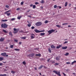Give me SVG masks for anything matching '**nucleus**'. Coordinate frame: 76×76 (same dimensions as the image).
Listing matches in <instances>:
<instances>
[{"mask_svg": "<svg viewBox=\"0 0 76 76\" xmlns=\"http://www.w3.org/2000/svg\"><path fill=\"white\" fill-rule=\"evenodd\" d=\"M67 43H68V41H65L64 43V44H66Z\"/></svg>", "mask_w": 76, "mask_h": 76, "instance_id": "nucleus-47", "label": "nucleus"}, {"mask_svg": "<svg viewBox=\"0 0 76 76\" xmlns=\"http://www.w3.org/2000/svg\"><path fill=\"white\" fill-rule=\"evenodd\" d=\"M41 3H45V2H44V0H42L41 1Z\"/></svg>", "mask_w": 76, "mask_h": 76, "instance_id": "nucleus-24", "label": "nucleus"}, {"mask_svg": "<svg viewBox=\"0 0 76 76\" xmlns=\"http://www.w3.org/2000/svg\"><path fill=\"white\" fill-rule=\"evenodd\" d=\"M14 46V45H10V48H13V46Z\"/></svg>", "mask_w": 76, "mask_h": 76, "instance_id": "nucleus-23", "label": "nucleus"}, {"mask_svg": "<svg viewBox=\"0 0 76 76\" xmlns=\"http://www.w3.org/2000/svg\"><path fill=\"white\" fill-rule=\"evenodd\" d=\"M67 6V2H66L65 3V7H66V6Z\"/></svg>", "mask_w": 76, "mask_h": 76, "instance_id": "nucleus-33", "label": "nucleus"}, {"mask_svg": "<svg viewBox=\"0 0 76 76\" xmlns=\"http://www.w3.org/2000/svg\"><path fill=\"white\" fill-rule=\"evenodd\" d=\"M67 46L62 47V49H63V50H66V49H67Z\"/></svg>", "mask_w": 76, "mask_h": 76, "instance_id": "nucleus-9", "label": "nucleus"}, {"mask_svg": "<svg viewBox=\"0 0 76 76\" xmlns=\"http://www.w3.org/2000/svg\"><path fill=\"white\" fill-rule=\"evenodd\" d=\"M48 20H46L45 21V23H48Z\"/></svg>", "mask_w": 76, "mask_h": 76, "instance_id": "nucleus-44", "label": "nucleus"}, {"mask_svg": "<svg viewBox=\"0 0 76 76\" xmlns=\"http://www.w3.org/2000/svg\"><path fill=\"white\" fill-rule=\"evenodd\" d=\"M19 29L17 28V31H16L13 32L14 34H16V33H18V31H19Z\"/></svg>", "mask_w": 76, "mask_h": 76, "instance_id": "nucleus-11", "label": "nucleus"}, {"mask_svg": "<svg viewBox=\"0 0 76 76\" xmlns=\"http://www.w3.org/2000/svg\"><path fill=\"white\" fill-rule=\"evenodd\" d=\"M62 46V45H59L58 46H57L56 47V49H58L59 48H61V47Z\"/></svg>", "mask_w": 76, "mask_h": 76, "instance_id": "nucleus-7", "label": "nucleus"}, {"mask_svg": "<svg viewBox=\"0 0 76 76\" xmlns=\"http://www.w3.org/2000/svg\"><path fill=\"white\" fill-rule=\"evenodd\" d=\"M20 10V8H18L16 9L17 10Z\"/></svg>", "mask_w": 76, "mask_h": 76, "instance_id": "nucleus-58", "label": "nucleus"}, {"mask_svg": "<svg viewBox=\"0 0 76 76\" xmlns=\"http://www.w3.org/2000/svg\"><path fill=\"white\" fill-rule=\"evenodd\" d=\"M3 32H4V33H7V31H6V30H3Z\"/></svg>", "mask_w": 76, "mask_h": 76, "instance_id": "nucleus-18", "label": "nucleus"}, {"mask_svg": "<svg viewBox=\"0 0 76 76\" xmlns=\"http://www.w3.org/2000/svg\"><path fill=\"white\" fill-rule=\"evenodd\" d=\"M31 36H33L34 37H35V34H31Z\"/></svg>", "mask_w": 76, "mask_h": 76, "instance_id": "nucleus-50", "label": "nucleus"}, {"mask_svg": "<svg viewBox=\"0 0 76 76\" xmlns=\"http://www.w3.org/2000/svg\"><path fill=\"white\" fill-rule=\"evenodd\" d=\"M64 75V76H66V75L64 73H62Z\"/></svg>", "mask_w": 76, "mask_h": 76, "instance_id": "nucleus-54", "label": "nucleus"}, {"mask_svg": "<svg viewBox=\"0 0 76 76\" xmlns=\"http://www.w3.org/2000/svg\"><path fill=\"white\" fill-rule=\"evenodd\" d=\"M56 26L57 27H58V28H60V27H61L60 26L58 25H56Z\"/></svg>", "mask_w": 76, "mask_h": 76, "instance_id": "nucleus-37", "label": "nucleus"}, {"mask_svg": "<svg viewBox=\"0 0 76 76\" xmlns=\"http://www.w3.org/2000/svg\"><path fill=\"white\" fill-rule=\"evenodd\" d=\"M13 30H14V31H17V29H16V28H14L13 29Z\"/></svg>", "mask_w": 76, "mask_h": 76, "instance_id": "nucleus-43", "label": "nucleus"}, {"mask_svg": "<svg viewBox=\"0 0 76 76\" xmlns=\"http://www.w3.org/2000/svg\"><path fill=\"white\" fill-rule=\"evenodd\" d=\"M23 64H24V65L26 64V62H25V61L23 62Z\"/></svg>", "mask_w": 76, "mask_h": 76, "instance_id": "nucleus-42", "label": "nucleus"}, {"mask_svg": "<svg viewBox=\"0 0 76 76\" xmlns=\"http://www.w3.org/2000/svg\"><path fill=\"white\" fill-rule=\"evenodd\" d=\"M28 17H29V18H31V15H28L27 16Z\"/></svg>", "mask_w": 76, "mask_h": 76, "instance_id": "nucleus-63", "label": "nucleus"}, {"mask_svg": "<svg viewBox=\"0 0 76 76\" xmlns=\"http://www.w3.org/2000/svg\"><path fill=\"white\" fill-rule=\"evenodd\" d=\"M45 35V33H40V35H41V36H42L43 35Z\"/></svg>", "mask_w": 76, "mask_h": 76, "instance_id": "nucleus-15", "label": "nucleus"}, {"mask_svg": "<svg viewBox=\"0 0 76 76\" xmlns=\"http://www.w3.org/2000/svg\"><path fill=\"white\" fill-rule=\"evenodd\" d=\"M50 60H51V58H48L47 60V61L49 62V61H50Z\"/></svg>", "mask_w": 76, "mask_h": 76, "instance_id": "nucleus-46", "label": "nucleus"}, {"mask_svg": "<svg viewBox=\"0 0 76 76\" xmlns=\"http://www.w3.org/2000/svg\"><path fill=\"white\" fill-rule=\"evenodd\" d=\"M54 8H57V5H55L54 6Z\"/></svg>", "mask_w": 76, "mask_h": 76, "instance_id": "nucleus-57", "label": "nucleus"}, {"mask_svg": "<svg viewBox=\"0 0 76 76\" xmlns=\"http://www.w3.org/2000/svg\"><path fill=\"white\" fill-rule=\"evenodd\" d=\"M5 39H4V38H1V39H0V41L1 42L4 41Z\"/></svg>", "mask_w": 76, "mask_h": 76, "instance_id": "nucleus-10", "label": "nucleus"}, {"mask_svg": "<svg viewBox=\"0 0 76 76\" xmlns=\"http://www.w3.org/2000/svg\"><path fill=\"white\" fill-rule=\"evenodd\" d=\"M44 68H45V69H47V67H46V66H44Z\"/></svg>", "mask_w": 76, "mask_h": 76, "instance_id": "nucleus-62", "label": "nucleus"}, {"mask_svg": "<svg viewBox=\"0 0 76 76\" xmlns=\"http://www.w3.org/2000/svg\"><path fill=\"white\" fill-rule=\"evenodd\" d=\"M54 32H55V30L53 29H52L48 31V33H49V34H52V33Z\"/></svg>", "mask_w": 76, "mask_h": 76, "instance_id": "nucleus-4", "label": "nucleus"}, {"mask_svg": "<svg viewBox=\"0 0 76 76\" xmlns=\"http://www.w3.org/2000/svg\"><path fill=\"white\" fill-rule=\"evenodd\" d=\"M23 32H24L22 30L20 31L19 32L20 33H23Z\"/></svg>", "mask_w": 76, "mask_h": 76, "instance_id": "nucleus-25", "label": "nucleus"}, {"mask_svg": "<svg viewBox=\"0 0 76 76\" xmlns=\"http://www.w3.org/2000/svg\"><path fill=\"white\" fill-rule=\"evenodd\" d=\"M51 47L52 48H56V47L54 45H52L51 46Z\"/></svg>", "mask_w": 76, "mask_h": 76, "instance_id": "nucleus-12", "label": "nucleus"}, {"mask_svg": "<svg viewBox=\"0 0 76 76\" xmlns=\"http://www.w3.org/2000/svg\"><path fill=\"white\" fill-rule=\"evenodd\" d=\"M55 61H52V63H55Z\"/></svg>", "mask_w": 76, "mask_h": 76, "instance_id": "nucleus-59", "label": "nucleus"}, {"mask_svg": "<svg viewBox=\"0 0 76 76\" xmlns=\"http://www.w3.org/2000/svg\"><path fill=\"white\" fill-rule=\"evenodd\" d=\"M45 32V30H43L40 31V32Z\"/></svg>", "mask_w": 76, "mask_h": 76, "instance_id": "nucleus-40", "label": "nucleus"}, {"mask_svg": "<svg viewBox=\"0 0 76 76\" xmlns=\"http://www.w3.org/2000/svg\"><path fill=\"white\" fill-rule=\"evenodd\" d=\"M48 50L49 51V53H51V48H49L48 49Z\"/></svg>", "mask_w": 76, "mask_h": 76, "instance_id": "nucleus-20", "label": "nucleus"}, {"mask_svg": "<svg viewBox=\"0 0 76 76\" xmlns=\"http://www.w3.org/2000/svg\"><path fill=\"white\" fill-rule=\"evenodd\" d=\"M33 9H35V8H36V6H35V5H33Z\"/></svg>", "mask_w": 76, "mask_h": 76, "instance_id": "nucleus-36", "label": "nucleus"}, {"mask_svg": "<svg viewBox=\"0 0 76 76\" xmlns=\"http://www.w3.org/2000/svg\"><path fill=\"white\" fill-rule=\"evenodd\" d=\"M3 58H4L3 57H0V61H2L3 60Z\"/></svg>", "mask_w": 76, "mask_h": 76, "instance_id": "nucleus-14", "label": "nucleus"}, {"mask_svg": "<svg viewBox=\"0 0 76 76\" xmlns=\"http://www.w3.org/2000/svg\"><path fill=\"white\" fill-rule=\"evenodd\" d=\"M10 12V10H9L7 11H6V12H5V14H7V13H8V12Z\"/></svg>", "mask_w": 76, "mask_h": 76, "instance_id": "nucleus-26", "label": "nucleus"}, {"mask_svg": "<svg viewBox=\"0 0 76 76\" xmlns=\"http://www.w3.org/2000/svg\"><path fill=\"white\" fill-rule=\"evenodd\" d=\"M35 50H39V48H36L35 49Z\"/></svg>", "mask_w": 76, "mask_h": 76, "instance_id": "nucleus-60", "label": "nucleus"}, {"mask_svg": "<svg viewBox=\"0 0 76 76\" xmlns=\"http://www.w3.org/2000/svg\"><path fill=\"white\" fill-rule=\"evenodd\" d=\"M66 64H70V62H66Z\"/></svg>", "mask_w": 76, "mask_h": 76, "instance_id": "nucleus-48", "label": "nucleus"}, {"mask_svg": "<svg viewBox=\"0 0 76 76\" xmlns=\"http://www.w3.org/2000/svg\"><path fill=\"white\" fill-rule=\"evenodd\" d=\"M9 34L10 35L12 36L13 35L12 34V33L11 32H10L9 33Z\"/></svg>", "mask_w": 76, "mask_h": 76, "instance_id": "nucleus-30", "label": "nucleus"}, {"mask_svg": "<svg viewBox=\"0 0 76 76\" xmlns=\"http://www.w3.org/2000/svg\"><path fill=\"white\" fill-rule=\"evenodd\" d=\"M15 51H19V50H20V49H17V48H16L15 49Z\"/></svg>", "mask_w": 76, "mask_h": 76, "instance_id": "nucleus-35", "label": "nucleus"}, {"mask_svg": "<svg viewBox=\"0 0 76 76\" xmlns=\"http://www.w3.org/2000/svg\"><path fill=\"white\" fill-rule=\"evenodd\" d=\"M76 63V61H74L73 62H72V65H73V64H74V63Z\"/></svg>", "mask_w": 76, "mask_h": 76, "instance_id": "nucleus-19", "label": "nucleus"}, {"mask_svg": "<svg viewBox=\"0 0 76 76\" xmlns=\"http://www.w3.org/2000/svg\"><path fill=\"white\" fill-rule=\"evenodd\" d=\"M56 60H60V58L58 57H56Z\"/></svg>", "mask_w": 76, "mask_h": 76, "instance_id": "nucleus-28", "label": "nucleus"}, {"mask_svg": "<svg viewBox=\"0 0 76 76\" xmlns=\"http://www.w3.org/2000/svg\"><path fill=\"white\" fill-rule=\"evenodd\" d=\"M1 27L2 28H4V29L5 28H7V26H8V25L6 24H1Z\"/></svg>", "mask_w": 76, "mask_h": 76, "instance_id": "nucleus-1", "label": "nucleus"}, {"mask_svg": "<svg viewBox=\"0 0 76 76\" xmlns=\"http://www.w3.org/2000/svg\"><path fill=\"white\" fill-rule=\"evenodd\" d=\"M34 31L36 33H39V32H40V31L37 30V29H35L34 30Z\"/></svg>", "mask_w": 76, "mask_h": 76, "instance_id": "nucleus-5", "label": "nucleus"}, {"mask_svg": "<svg viewBox=\"0 0 76 76\" xmlns=\"http://www.w3.org/2000/svg\"><path fill=\"white\" fill-rule=\"evenodd\" d=\"M31 39H34V36H31Z\"/></svg>", "mask_w": 76, "mask_h": 76, "instance_id": "nucleus-32", "label": "nucleus"}, {"mask_svg": "<svg viewBox=\"0 0 76 76\" xmlns=\"http://www.w3.org/2000/svg\"><path fill=\"white\" fill-rule=\"evenodd\" d=\"M35 4H39V3H38L37 2H36L35 3Z\"/></svg>", "mask_w": 76, "mask_h": 76, "instance_id": "nucleus-52", "label": "nucleus"}, {"mask_svg": "<svg viewBox=\"0 0 76 76\" xmlns=\"http://www.w3.org/2000/svg\"><path fill=\"white\" fill-rule=\"evenodd\" d=\"M20 38L21 39H26V37H20Z\"/></svg>", "mask_w": 76, "mask_h": 76, "instance_id": "nucleus-17", "label": "nucleus"}, {"mask_svg": "<svg viewBox=\"0 0 76 76\" xmlns=\"http://www.w3.org/2000/svg\"><path fill=\"white\" fill-rule=\"evenodd\" d=\"M14 41H15V42H18V41L17 40H16V39H15L14 40Z\"/></svg>", "mask_w": 76, "mask_h": 76, "instance_id": "nucleus-55", "label": "nucleus"}, {"mask_svg": "<svg viewBox=\"0 0 76 76\" xmlns=\"http://www.w3.org/2000/svg\"><path fill=\"white\" fill-rule=\"evenodd\" d=\"M34 55H35V54L32 53L31 54H29L28 56H30V57H33L34 56Z\"/></svg>", "mask_w": 76, "mask_h": 76, "instance_id": "nucleus-6", "label": "nucleus"}, {"mask_svg": "<svg viewBox=\"0 0 76 76\" xmlns=\"http://www.w3.org/2000/svg\"><path fill=\"white\" fill-rule=\"evenodd\" d=\"M7 76V75L6 74H0V76Z\"/></svg>", "mask_w": 76, "mask_h": 76, "instance_id": "nucleus-16", "label": "nucleus"}, {"mask_svg": "<svg viewBox=\"0 0 76 76\" xmlns=\"http://www.w3.org/2000/svg\"><path fill=\"white\" fill-rule=\"evenodd\" d=\"M58 64H58V63H56L55 64H54V66H57V65H58Z\"/></svg>", "mask_w": 76, "mask_h": 76, "instance_id": "nucleus-39", "label": "nucleus"}, {"mask_svg": "<svg viewBox=\"0 0 76 76\" xmlns=\"http://www.w3.org/2000/svg\"><path fill=\"white\" fill-rule=\"evenodd\" d=\"M53 72L57 75H58L59 76H61V75H60V72L59 71L58 72L56 71V70H53Z\"/></svg>", "mask_w": 76, "mask_h": 76, "instance_id": "nucleus-2", "label": "nucleus"}, {"mask_svg": "<svg viewBox=\"0 0 76 76\" xmlns=\"http://www.w3.org/2000/svg\"><path fill=\"white\" fill-rule=\"evenodd\" d=\"M40 68L41 69L43 67V65H41L40 66Z\"/></svg>", "mask_w": 76, "mask_h": 76, "instance_id": "nucleus-56", "label": "nucleus"}, {"mask_svg": "<svg viewBox=\"0 0 76 76\" xmlns=\"http://www.w3.org/2000/svg\"><path fill=\"white\" fill-rule=\"evenodd\" d=\"M24 3V2L22 1L21 3V5H23V3Z\"/></svg>", "mask_w": 76, "mask_h": 76, "instance_id": "nucleus-45", "label": "nucleus"}, {"mask_svg": "<svg viewBox=\"0 0 76 76\" xmlns=\"http://www.w3.org/2000/svg\"><path fill=\"white\" fill-rule=\"evenodd\" d=\"M2 65H3V63H0V66H2Z\"/></svg>", "mask_w": 76, "mask_h": 76, "instance_id": "nucleus-61", "label": "nucleus"}, {"mask_svg": "<svg viewBox=\"0 0 76 76\" xmlns=\"http://www.w3.org/2000/svg\"><path fill=\"white\" fill-rule=\"evenodd\" d=\"M33 6V4H31L30 5V7H32V6Z\"/></svg>", "mask_w": 76, "mask_h": 76, "instance_id": "nucleus-64", "label": "nucleus"}, {"mask_svg": "<svg viewBox=\"0 0 76 76\" xmlns=\"http://www.w3.org/2000/svg\"><path fill=\"white\" fill-rule=\"evenodd\" d=\"M7 15V16H10V13H7L6 14Z\"/></svg>", "mask_w": 76, "mask_h": 76, "instance_id": "nucleus-34", "label": "nucleus"}, {"mask_svg": "<svg viewBox=\"0 0 76 76\" xmlns=\"http://www.w3.org/2000/svg\"><path fill=\"white\" fill-rule=\"evenodd\" d=\"M5 7H6V8H9V6L8 5H6Z\"/></svg>", "mask_w": 76, "mask_h": 76, "instance_id": "nucleus-49", "label": "nucleus"}, {"mask_svg": "<svg viewBox=\"0 0 76 76\" xmlns=\"http://www.w3.org/2000/svg\"><path fill=\"white\" fill-rule=\"evenodd\" d=\"M28 27H31V23H29V24H28Z\"/></svg>", "mask_w": 76, "mask_h": 76, "instance_id": "nucleus-21", "label": "nucleus"}, {"mask_svg": "<svg viewBox=\"0 0 76 76\" xmlns=\"http://www.w3.org/2000/svg\"><path fill=\"white\" fill-rule=\"evenodd\" d=\"M69 53H66V54H64V55L66 56H68V55H69Z\"/></svg>", "mask_w": 76, "mask_h": 76, "instance_id": "nucleus-31", "label": "nucleus"}, {"mask_svg": "<svg viewBox=\"0 0 76 76\" xmlns=\"http://www.w3.org/2000/svg\"><path fill=\"white\" fill-rule=\"evenodd\" d=\"M15 20V18H12L11 19V20H12V21Z\"/></svg>", "mask_w": 76, "mask_h": 76, "instance_id": "nucleus-41", "label": "nucleus"}, {"mask_svg": "<svg viewBox=\"0 0 76 76\" xmlns=\"http://www.w3.org/2000/svg\"><path fill=\"white\" fill-rule=\"evenodd\" d=\"M36 56H41V54H36Z\"/></svg>", "mask_w": 76, "mask_h": 76, "instance_id": "nucleus-29", "label": "nucleus"}, {"mask_svg": "<svg viewBox=\"0 0 76 76\" xmlns=\"http://www.w3.org/2000/svg\"><path fill=\"white\" fill-rule=\"evenodd\" d=\"M42 25V23L40 22H37L35 23L36 26H41Z\"/></svg>", "mask_w": 76, "mask_h": 76, "instance_id": "nucleus-3", "label": "nucleus"}, {"mask_svg": "<svg viewBox=\"0 0 76 76\" xmlns=\"http://www.w3.org/2000/svg\"><path fill=\"white\" fill-rule=\"evenodd\" d=\"M6 55V53H1V56H5Z\"/></svg>", "mask_w": 76, "mask_h": 76, "instance_id": "nucleus-8", "label": "nucleus"}, {"mask_svg": "<svg viewBox=\"0 0 76 76\" xmlns=\"http://www.w3.org/2000/svg\"><path fill=\"white\" fill-rule=\"evenodd\" d=\"M22 17V16H18L17 17V19L19 20L20 19V18H21Z\"/></svg>", "mask_w": 76, "mask_h": 76, "instance_id": "nucleus-13", "label": "nucleus"}, {"mask_svg": "<svg viewBox=\"0 0 76 76\" xmlns=\"http://www.w3.org/2000/svg\"><path fill=\"white\" fill-rule=\"evenodd\" d=\"M31 11V10L28 9V10L27 11V12H30Z\"/></svg>", "mask_w": 76, "mask_h": 76, "instance_id": "nucleus-53", "label": "nucleus"}, {"mask_svg": "<svg viewBox=\"0 0 76 76\" xmlns=\"http://www.w3.org/2000/svg\"><path fill=\"white\" fill-rule=\"evenodd\" d=\"M68 23H64L62 24V25H68Z\"/></svg>", "mask_w": 76, "mask_h": 76, "instance_id": "nucleus-38", "label": "nucleus"}, {"mask_svg": "<svg viewBox=\"0 0 76 76\" xmlns=\"http://www.w3.org/2000/svg\"><path fill=\"white\" fill-rule=\"evenodd\" d=\"M31 29H34L35 28V27H34V26H32L31 28Z\"/></svg>", "mask_w": 76, "mask_h": 76, "instance_id": "nucleus-51", "label": "nucleus"}, {"mask_svg": "<svg viewBox=\"0 0 76 76\" xmlns=\"http://www.w3.org/2000/svg\"><path fill=\"white\" fill-rule=\"evenodd\" d=\"M7 20H2V22H7Z\"/></svg>", "mask_w": 76, "mask_h": 76, "instance_id": "nucleus-22", "label": "nucleus"}, {"mask_svg": "<svg viewBox=\"0 0 76 76\" xmlns=\"http://www.w3.org/2000/svg\"><path fill=\"white\" fill-rule=\"evenodd\" d=\"M16 72L13 71H11V73H12V74H14V73H15Z\"/></svg>", "mask_w": 76, "mask_h": 76, "instance_id": "nucleus-27", "label": "nucleus"}]
</instances>
